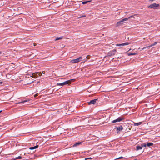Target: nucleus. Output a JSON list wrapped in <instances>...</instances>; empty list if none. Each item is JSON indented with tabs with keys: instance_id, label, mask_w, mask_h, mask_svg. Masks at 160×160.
Masks as SVG:
<instances>
[{
	"instance_id": "1",
	"label": "nucleus",
	"mask_w": 160,
	"mask_h": 160,
	"mask_svg": "<svg viewBox=\"0 0 160 160\" xmlns=\"http://www.w3.org/2000/svg\"><path fill=\"white\" fill-rule=\"evenodd\" d=\"M38 147V145H36L33 147H31L29 148H22L21 149V155L23 156L24 155H25L29 153L28 151L29 149L33 150L37 148Z\"/></svg>"
},
{
	"instance_id": "2",
	"label": "nucleus",
	"mask_w": 160,
	"mask_h": 160,
	"mask_svg": "<svg viewBox=\"0 0 160 160\" xmlns=\"http://www.w3.org/2000/svg\"><path fill=\"white\" fill-rule=\"evenodd\" d=\"M136 16L135 15L133 16H130L128 18H125L121 20L120 21L118 22L116 24V27H118L123 24V23L124 21H126L128 20V19L131 18H135L134 17V16Z\"/></svg>"
},
{
	"instance_id": "3",
	"label": "nucleus",
	"mask_w": 160,
	"mask_h": 160,
	"mask_svg": "<svg viewBox=\"0 0 160 160\" xmlns=\"http://www.w3.org/2000/svg\"><path fill=\"white\" fill-rule=\"evenodd\" d=\"M25 79V80L26 82L24 84L26 85V84H28L30 83H31L32 82H33V81H30L29 82H28V78H27V77L26 76V75H22L21 76V79Z\"/></svg>"
},
{
	"instance_id": "4",
	"label": "nucleus",
	"mask_w": 160,
	"mask_h": 160,
	"mask_svg": "<svg viewBox=\"0 0 160 160\" xmlns=\"http://www.w3.org/2000/svg\"><path fill=\"white\" fill-rule=\"evenodd\" d=\"M159 6V4H156V3H154L149 6L148 7V8L156 9H157V8Z\"/></svg>"
},
{
	"instance_id": "5",
	"label": "nucleus",
	"mask_w": 160,
	"mask_h": 160,
	"mask_svg": "<svg viewBox=\"0 0 160 160\" xmlns=\"http://www.w3.org/2000/svg\"><path fill=\"white\" fill-rule=\"evenodd\" d=\"M71 80H68L62 83H58L57 84V85L58 86H64L67 84H70L71 83Z\"/></svg>"
},
{
	"instance_id": "6",
	"label": "nucleus",
	"mask_w": 160,
	"mask_h": 160,
	"mask_svg": "<svg viewBox=\"0 0 160 160\" xmlns=\"http://www.w3.org/2000/svg\"><path fill=\"white\" fill-rule=\"evenodd\" d=\"M82 57H80L76 59L72 60L70 61L71 63H75L79 62L82 59Z\"/></svg>"
},
{
	"instance_id": "7",
	"label": "nucleus",
	"mask_w": 160,
	"mask_h": 160,
	"mask_svg": "<svg viewBox=\"0 0 160 160\" xmlns=\"http://www.w3.org/2000/svg\"><path fill=\"white\" fill-rule=\"evenodd\" d=\"M116 50L115 49H113L112 51H111L109 52L108 53V56L111 57V56L114 55L116 53Z\"/></svg>"
},
{
	"instance_id": "8",
	"label": "nucleus",
	"mask_w": 160,
	"mask_h": 160,
	"mask_svg": "<svg viewBox=\"0 0 160 160\" xmlns=\"http://www.w3.org/2000/svg\"><path fill=\"white\" fill-rule=\"evenodd\" d=\"M124 119V118L121 117H118L117 119L114 120L112 121V122L114 123L117 122H120Z\"/></svg>"
},
{
	"instance_id": "9",
	"label": "nucleus",
	"mask_w": 160,
	"mask_h": 160,
	"mask_svg": "<svg viewBox=\"0 0 160 160\" xmlns=\"http://www.w3.org/2000/svg\"><path fill=\"white\" fill-rule=\"evenodd\" d=\"M98 100L97 99H95L91 100L89 102H88V105L94 104L96 102V101Z\"/></svg>"
},
{
	"instance_id": "10",
	"label": "nucleus",
	"mask_w": 160,
	"mask_h": 160,
	"mask_svg": "<svg viewBox=\"0 0 160 160\" xmlns=\"http://www.w3.org/2000/svg\"><path fill=\"white\" fill-rule=\"evenodd\" d=\"M29 100V99L21 98V104L25 102H28Z\"/></svg>"
},
{
	"instance_id": "11",
	"label": "nucleus",
	"mask_w": 160,
	"mask_h": 160,
	"mask_svg": "<svg viewBox=\"0 0 160 160\" xmlns=\"http://www.w3.org/2000/svg\"><path fill=\"white\" fill-rule=\"evenodd\" d=\"M30 76V77H31L32 78H36L38 77V75L36 73H33ZM28 79L30 78V79H32V78L31 77H28Z\"/></svg>"
},
{
	"instance_id": "12",
	"label": "nucleus",
	"mask_w": 160,
	"mask_h": 160,
	"mask_svg": "<svg viewBox=\"0 0 160 160\" xmlns=\"http://www.w3.org/2000/svg\"><path fill=\"white\" fill-rule=\"evenodd\" d=\"M22 118H21V125H25L27 124L28 123V121H24V120H22Z\"/></svg>"
},
{
	"instance_id": "13",
	"label": "nucleus",
	"mask_w": 160,
	"mask_h": 160,
	"mask_svg": "<svg viewBox=\"0 0 160 160\" xmlns=\"http://www.w3.org/2000/svg\"><path fill=\"white\" fill-rule=\"evenodd\" d=\"M157 42H155L154 43H153V44H151V45H150V46H147L146 47H144V48L142 49H144L145 48H148V49H149V48L150 47H151L154 45H156L157 43Z\"/></svg>"
},
{
	"instance_id": "14",
	"label": "nucleus",
	"mask_w": 160,
	"mask_h": 160,
	"mask_svg": "<svg viewBox=\"0 0 160 160\" xmlns=\"http://www.w3.org/2000/svg\"><path fill=\"white\" fill-rule=\"evenodd\" d=\"M129 44V43H128L127 42V43H125L121 44H117L116 45V46H119V47L123 46L124 45H128Z\"/></svg>"
},
{
	"instance_id": "15",
	"label": "nucleus",
	"mask_w": 160,
	"mask_h": 160,
	"mask_svg": "<svg viewBox=\"0 0 160 160\" xmlns=\"http://www.w3.org/2000/svg\"><path fill=\"white\" fill-rule=\"evenodd\" d=\"M116 128L117 130L119 131H122L123 129V127L122 126H120L119 127H118Z\"/></svg>"
},
{
	"instance_id": "16",
	"label": "nucleus",
	"mask_w": 160,
	"mask_h": 160,
	"mask_svg": "<svg viewBox=\"0 0 160 160\" xmlns=\"http://www.w3.org/2000/svg\"><path fill=\"white\" fill-rule=\"evenodd\" d=\"M142 146H137L136 147V150H138L140 149H142Z\"/></svg>"
},
{
	"instance_id": "17",
	"label": "nucleus",
	"mask_w": 160,
	"mask_h": 160,
	"mask_svg": "<svg viewBox=\"0 0 160 160\" xmlns=\"http://www.w3.org/2000/svg\"><path fill=\"white\" fill-rule=\"evenodd\" d=\"M81 143H82V142H76V143L74 144L73 145V147H74L77 146L78 145H80Z\"/></svg>"
},
{
	"instance_id": "18",
	"label": "nucleus",
	"mask_w": 160,
	"mask_h": 160,
	"mask_svg": "<svg viewBox=\"0 0 160 160\" xmlns=\"http://www.w3.org/2000/svg\"><path fill=\"white\" fill-rule=\"evenodd\" d=\"M147 146L148 147H150L153 145V143L151 142H148L147 143Z\"/></svg>"
},
{
	"instance_id": "19",
	"label": "nucleus",
	"mask_w": 160,
	"mask_h": 160,
	"mask_svg": "<svg viewBox=\"0 0 160 160\" xmlns=\"http://www.w3.org/2000/svg\"><path fill=\"white\" fill-rule=\"evenodd\" d=\"M142 122H139L138 123H134V126H138L140 125H141L142 124Z\"/></svg>"
},
{
	"instance_id": "20",
	"label": "nucleus",
	"mask_w": 160,
	"mask_h": 160,
	"mask_svg": "<svg viewBox=\"0 0 160 160\" xmlns=\"http://www.w3.org/2000/svg\"><path fill=\"white\" fill-rule=\"evenodd\" d=\"M91 2V1H86L83 2H82V4H86L88 2Z\"/></svg>"
},
{
	"instance_id": "21",
	"label": "nucleus",
	"mask_w": 160,
	"mask_h": 160,
	"mask_svg": "<svg viewBox=\"0 0 160 160\" xmlns=\"http://www.w3.org/2000/svg\"><path fill=\"white\" fill-rule=\"evenodd\" d=\"M141 145L142 147H146V146H147V143H142V144H141Z\"/></svg>"
},
{
	"instance_id": "22",
	"label": "nucleus",
	"mask_w": 160,
	"mask_h": 160,
	"mask_svg": "<svg viewBox=\"0 0 160 160\" xmlns=\"http://www.w3.org/2000/svg\"><path fill=\"white\" fill-rule=\"evenodd\" d=\"M62 39V37L58 38H56V39H55V40L57 41V40H59Z\"/></svg>"
},
{
	"instance_id": "23",
	"label": "nucleus",
	"mask_w": 160,
	"mask_h": 160,
	"mask_svg": "<svg viewBox=\"0 0 160 160\" xmlns=\"http://www.w3.org/2000/svg\"><path fill=\"white\" fill-rule=\"evenodd\" d=\"M136 54L135 53H128V55H135Z\"/></svg>"
},
{
	"instance_id": "24",
	"label": "nucleus",
	"mask_w": 160,
	"mask_h": 160,
	"mask_svg": "<svg viewBox=\"0 0 160 160\" xmlns=\"http://www.w3.org/2000/svg\"><path fill=\"white\" fill-rule=\"evenodd\" d=\"M36 73L38 75V76L39 75V76H40L41 75V74L39 72H36Z\"/></svg>"
},
{
	"instance_id": "25",
	"label": "nucleus",
	"mask_w": 160,
	"mask_h": 160,
	"mask_svg": "<svg viewBox=\"0 0 160 160\" xmlns=\"http://www.w3.org/2000/svg\"><path fill=\"white\" fill-rule=\"evenodd\" d=\"M20 156H18V157H16L13 159L14 160H15V159H20Z\"/></svg>"
},
{
	"instance_id": "26",
	"label": "nucleus",
	"mask_w": 160,
	"mask_h": 160,
	"mask_svg": "<svg viewBox=\"0 0 160 160\" xmlns=\"http://www.w3.org/2000/svg\"><path fill=\"white\" fill-rule=\"evenodd\" d=\"M86 16L85 15H82V16H81L79 18H84V17H85Z\"/></svg>"
},
{
	"instance_id": "27",
	"label": "nucleus",
	"mask_w": 160,
	"mask_h": 160,
	"mask_svg": "<svg viewBox=\"0 0 160 160\" xmlns=\"http://www.w3.org/2000/svg\"><path fill=\"white\" fill-rule=\"evenodd\" d=\"M38 95V94H35V95H34V97H36Z\"/></svg>"
},
{
	"instance_id": "28",
	"label": "nucleus",
	"mask_w": 160,
	"mask_h": 160,
	"mask_svg": "<svg viewBox=\"0 0 160 160\" xmlns=\"http://www.w3.org/2000/svg\"><path fill=\"white\" fill-rule=\"evenodd\" d=\"M123 158V157H120L117 158L116 159H119L122 158Z\"/></svg>"
},
{
	"instance_id": "29",
	"label": "nucleus",
	"mask_w": 160,
	"mask_h": 160,
	"mask_svg": "<svg viewBox=\"0 0 160 160\" xmlns=\"http://www.w3.org/2000/svg\"><path fill=\"white\" fill-rule=\"evenodd\" d=\"M21 22H22V21H23V20L21 18V20H20Z\"/></svg>"
},
{
	"instance_id": "30",
	"label": "nucleus",
	"mask_w": 160,
	"mask_h": 160,
	"mask_svg": "<svg viewBox=\"0 0 160 160\" xmlns=\"http://www.w3.org/2000/svg\"><path fill=\"white\" fill-rule=\"evenodd\" d=\"M91 159V158H86L85 159V160H87V159Z\"/></svg>"
},
{
	"instance_id": "31",
	"label": "nucleus",
	"mask_w": 160,
	"mask_h": 160,
	"mask_svg": "<svg viewBox=\"0 0 160 160\" xmlns=\"http://www.w3.org/2000/svg\"><path fill=\"white\" fill-rule=\"evenodd\" d=\"M33 45L34 46H36V44L35 43H33Z\"/></svg>"
},
{
	"instance_id": "32",
	"label": "nucleus",
	"mask_w": 160,
	"mask_h": 160,
	"mask_svg": "<svg viewBox=\"0 0 160 160\" xmlns=\"http://www.w3.org/2000/svg\"><path fill=\"white\" fill-rule=\"evenodd\" d=\"M73 153H75H75H70V155H72H72H73Z\"/></svg>"
},
{
	"instance_id": "33",
	"label": "nucleus",
	"mask_w": 160,
	"mask_h": 160,
	"mask_svg": "<svg viewBox=\"0 0 160 160\" xmlns=\"http://www.w3.org/2000/svg\"><path fill=\"white\" fill-rule=\"evenodd\" d=\"M149 1H153V0H149Z\"/></svg>"
},
{
	"instance_id": "34",
	"label": "nucleus",
	"mask_w": 160,
	"mask_h": 160,
	"mask_svg": "<svg viewBox=\"0 0 160 160\" xmlns=\"http://www.w3.org/2000/svg\"><path fill=\"white\" fill-rule=\"evenodd\" d=\"M23 81V80H20V81L21 82V81Z\"/></svg>"
},
{
	"instance_id": "35",
	"label": "nucleus",
	"mask_w": 160,
	"mask_h": 160,
	"mask_svg": "<svg viewBox=\"0 0 160 160\" xmlns=\"http://www.w3.org/2000/svg\"><path fill=\"white\" fill-rule=\"evenodd\" d=\"M2 112V110L0 111V112Z\"/></svg>"
},
{
	"instance_id": "36",
	"label": "nucleus",
	"mask_w": 160,
	"mask_h": 160,
	"mask_svg": "<svg viewBox=\"0 0 160 160\" xmlns=\"http://www.w3.org/2000/svg\"><path fill=\"white\" fill-rule=\"evenodd\" d=\"M1 53V52L0 51V54Z\"/></svg>"
},
{
	"instance_id": "37",
	"label": "nucleus",
	"mask_w": 160,
	"mask_h": 160,
	"mask_svg": "<svg viewBox=\"0 0 160 160\" xmlns=\"http://www.w3.org/2000/svg\"><path fill=\"white\" fill-rule=\"evenodd\" d=\"M0 83H2V82H0Z\"/></svg>"
}]
</instances>
